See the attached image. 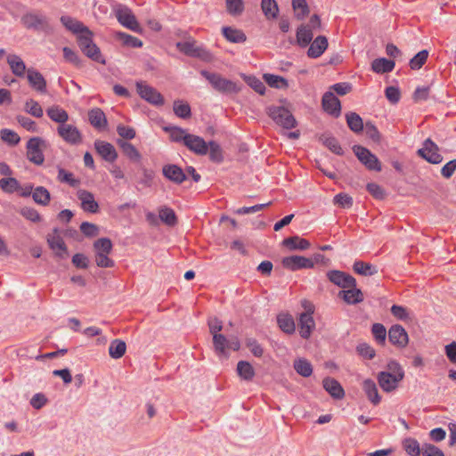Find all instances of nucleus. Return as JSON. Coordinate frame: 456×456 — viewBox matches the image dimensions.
<instances>
[{
	"mask_svg": "<svg viewBox=\"0 0 456 456\" xmlns=\"http://www.w3.org/2000/svg\"><path fill=\"white\" fill-rule=\"evenodd\" d=\"M403 379L404 370L395 360H390L387 364V370L379 372L377 376L380 388L386 393L395 391Z\"/></svg>",
	"mask_w": 456,
	"mask_h": 456,
	"instance_id": "obj_1",
	"label": "nucleus"
},
{
	"mask_svg": "<svg viewBox=\"0 0 456 456\" xmlns=\"http://www.w3.org/2000/svg\"><path fill=\"white\" fill-rule=\"evenodd\" d=\"M23 27L28 30L49 33L52 30L49 18L39 11L24 13L20 18Z\"/></svg>",
	"mask_w": 456,
	"mask_h": 456,
	"instance_id": "obj_2",
	"label": "nucleus"
},
{
	"mask_svg": "<svg viewBox=\"0 0 456 456\" xmlns=\"http://www.w3.org/2000/svg\"><path fill=\"white\" fill-rule=\"evenodd\" d=\"M203 76L212 86V87L222 94H236L240 91V87L232 80L223 77L217 73H211L207 70L200 71Z\"/></svg>",
	"mask_w": 456,
	"mask_h": 456,
	"instance_id": "obj_3",
	"label": "nucleus"
},
{
	"mask_svg": "<svg viewBox=\"0 0 456 456\" xmlns=\"http://www.w3.org/2000/svg\"><path fill=\"white\" fill-rule=\"evenodd\" d=\"M114 14L118 21L125 28L138 33L142 34L143 28L138 22L133 11L125 4H118L114 8Z\"/></svg>",
	"mask_w": 456,
	"mask_h": 456,
	"instance_id": "obj_4",
	"label": "nucleus"
},
{
	"mask_svg": "<svg viewBox=\"0 0 456 456\" xmlns=\"http://www.w3.org/2000/svg\"><path fill=\"white\" fill-rule=\"evenodd\" d=\"M268 116L285 129H291L297 126V120L292 113L283 106H271L267 109Z\"/></svg>",
	"mask_w": 456,
	"mask_h": 456,
	"instance_id": "obj_5",
	"label": "nucleus"
},
{
	"mask_svg": "<svg viewBox=\"0 0 456 456\" xmlns=\"http://www.w3.org/2000/svg\"><path fill=\"white\" fill-rule=\"evenodd\" d=\"M353 151L359 159L369 170L381 171V163L379 159L370 152L367 148L361 145H354Z\"/></svg>",
	"mask_w": 456,
	"mask_h": 456,
	"instance_id": "obj_6",
	"label": "nucleus"
},
{
	"mask_svg": "<svg viewBox=\"0 0 456 456\" xmlns=\"http://www.w3.org/2000/svg\"><path fill=\"white\" fill-rule=\"evenodd\" d=\"M42 147H45V141L40 137H33L28 141L27 158L30 162L38 166L44 163Z\"/></svg>",
	"mask_w": 456,
	"mask_h": 456,
	"instance_id": "obj_7",
	"label": "nucleus"
},
{
	"mask_svg": "<svg viewBox=\"0 0 456 456\" xmlns=\"http://www.w3.org/2000/svg\"><path fill=\"white\" fill-rule=\"evenodd\" d=\"M175 45L181 53L187 56L197 57L207 61L211 60V53L204 48L198 46L194 40L177 42Z\"/></svg>",
	"mask_w": 456,
	"mask_h": 456,
	"instance_id": "obj_8",
	"label": "nucleus"
},
{
	"mask_svg": "<svg viewBox=\"0 0 456 456\" xmlns=\"http://www.w3.org/2000/svg\"><path fill=\"white\" fill-rule=\"evenodd\" d=\"M46 240L49 248L54 252L57 257L61 259L68 257L69 252L67 246L57 228H54L51 233L47 234Z\"/></svg>",
	"mask_w": 456,
	"mask_h": 456,
	"instance_id": "obj_9",
	"label": "nucleus"
},
{
	"mask_svg": "<svg viewBox=\"0 0 456 456\" xmlns=\"http://www.w3.org/2000/svg\"><path fill=\"white\" fill-rule=\"evenodd\" d=\"M136 90L142 99L153 105L159 106L164 103L161 94L143 81L136 82Z\"/></svg>",
	"mask_w": 456,
	"mask_h": 456,
	"instance_id": "obj_10",
	"label": "nucleus"
},
{
	"mask_svg": "<svg viewBox=\"0 0 456 456\" xmlns=\"http://www.w3.org/2000/svg\"><path fill=\"white\" fill-rule=\"evenodd\" d=\"M57 133L59 136L69 144L77 145L82 142V134L73 125H60L57 127Z\"/></svg>",
	"mask_w": 456,
	"mask_h": 456,
	"instance_id": "obj_11",
	"label": "nucleus"
},
{
	"mask_svg": "<svg viewBox=\"0 0 456 456\" xmlns=\"http://www.w3.org/2000/svg\"><path fill=\"white\" fill-rule=\"evenodd\" d=\"M438 151V146L431 139H427L423 147L418 151V154L429 163L439 164L442 162L443 157Z\"/></svg>",
	"mask_w": 456,
	"mask_h": 456,
	"instance_id": "obj_12",
	"label": "nucleus"
},
{
	"mask_svg": "<svg viewBox=\"0 0 456 456\" xmlns=\"http://www.w3.org/2000/svg\"><path fill=\"white\" fill-rule=\"evenodd\" d=\"M281 264L284 268L290 271L313 268L314 265V263L311 258H307L302 256H290L283 257Z\"/></svg>",
	"mask_w": 456,
	"mask_h": 456,
	"instance_id": "obj_13",
	"label": "nucleus"
},
{
	"mask_svg": "<svg viewBox=\"0 0 456 456\" xmlns=\"http://www.w3.org/2000/svg\"><path fill=\"white\" fill-rule=\"evenodd\" d=\"M327 277L330 282L340 288L349 289L356 287V280L345 272L331 270L327 273Z\"/></svg>",
	"mask_w": 456,
	"mask_h": 456,
	"instance_id": "obj_14",
	"label": "nucleus"
},
{
	"mask_svg": "<svg viewBox=\"0 0 456 456\" xmlns=\"http://www.w3.org/2000/svg\"><path fill=\"white\" fill-rule=\"evenodd\" d=\"M388 339L391 344L400 348L405 347L409 341L406 330L399 324H395L389 329Z\"/></svg>",
	"mask_w": 456,
	"mask_h": 456,
	"instance_id": "obj_15",
	"label": "nucleus"
},
{
	"mask_svg": "<svg viewBox=\"0 0 456 456\" xmlns=\"http://www.w3.org/2000/svg\"><path fill=\"white\" fill-rule=\"evenodd\" d=\"M323 110L335 118L341 113V103L338 98L332 92H326L322 100Z\"/></svg>",
	"mask_w": 456,
	"mask_h": 456,
	"instance_id": "obj_16",
	"label": "nucleus"
},
{
	"mask_svg": "<svg viewBox=\"0 0 456 456\" xmlns=\"http://www.w3.org/2000/svg\"><path fill=\"white\" fill-rule=\"evenodd\" d=\"M191 151L197 155H206L208 151V142H205V140L195 134H188L186 136V142L184 144Z\"/></svg>",
	"mask_w": 456,
	"mask_h": 456,
	"instance_id": "obj_17",
	"label": "nucleus"
},
{
	"mask_svg": "<svg viewBox=\"0 0 456 456\" xmlns=\"http://www.w3.org/2000/svg\"><path fill=\"white\" fill-rule=\"evenodd\" d=\"M162 175L170 182L181 184L187 177L184 171L177 165L167 164L162 167Z\"/></svg>",
	"mask_w": 456,
	"mask_h": 456,
	"instance_id": "obj_18",
	"label": "nucleus"
},
{
	"mask_svg": "<svg viewBox=\"0 0 456 456\" xmlns=\"http://www.w3.org/2000/svg\"><path fill=\"white\" fill-rule=\"evenodd\" d=\"M96 152L107 162H114L118 159V152L115 147L105 141L96 140L94 142Z\"/></svg>",
	"mask_w": 456,
	"mask_h": 456,
	"instance_id": "obj_19",
	"label": "nucleus"
},
{
	"mask_svg": "<svg viewBox=\"0 0 456 456\" xmlns=\"http://www.w3.org/2000/svg\"><path fill=\"white\" fill-rule=\"evenodd\" d=\"M77 195V199L81 202V208L84 211L93 214L99 211V205L97 201H95L92 192L86 190H78Z\"/></svg>",
	"mask_w": 456,
	"mask_h": 456,
	"instance_id": "obj_20",
	"label": "nucleus"
},
{
	"mask_svg": "<svg viewBox=\"0 0 456 456\" xmlns=\"http://www.w3.org/2000/svg\"><path fill=\"white\" fill-rule=\"evenodd\" d=\"M313 313V310H308L302 313L299 316V333L300 336L305 339L311 336V333L315 327Z\"/></svg>",
	"mask_w": 456,
	"mask_h": 456,
	"instance_id": "obj_21",
	"label": "nucleus"
},
{
	"mask_svg": "<svg viewBox=\"0 0 456 456\" xmlns=\"http://www.w3.org/2000/svg\"><path fill=\"white\" fill-rule=\"evenodd\" d=\"M27 78L30 86L38 93H46V80L43 75L34 69L27 70Z\"/></svg>",
	"mask_w": 456,
	"mask_h": 456,
	"instance_id": "obj_22",
	"label": "nucleus"
},
{
	"mask_svg": "<svg viewBox=\"0 0 456 456\" xmlns=\"http://www.w3.org/2000/svg\"><path fill=\"white\" fill-rule=\"evenodd\" d=\"M324 389L335 399H342L345 391L338 380L333 378H325L322 380Z\"/></svg>",
	"mask_w": 456,
	"mask_h": 456,
	"instance_id": "obj_23",
	"label": "nucleus"
},
{
	"mask_svg": "<svg viewBox=\"0 0 456 456\" xmlns=\"http://www.w3.org/2000/svg\"><path fill=\"white\" fill-rule=\"evenodd\" d=\"M328 47V39L324 36H318L310 45L307 55L311 58L320 57Z\"/></svg>",
	"mask_w": 456,
	"mask_h": 456,
	"instance_id": "obj_24",
	"label": "nucleus"
},
{
	"mask_svg": "<svg viewBox=\"0 0 456 456\" xmlns=\"http://www.w3.org/2000/svg\"><path fill=\"white\" fill-rule=\"evenodd\" d=\"M88 119L90 124L99 130L106 128L108 125L106 116L100 108L92 109L88 112Z\"/></svg>",
	"mask_w": 456,
	"mask_h": 456,
	"instance_id": "obj_25",
	"label": "nucleus"
},
{
	"mask_svg": "<svg viewBox=\"0 0 456 456\" xmlns=\"http://www.w3.org/2000/svg\"><path fill=\"white\" fill-rule=\"evenodd\" d=\"M338 297L348 305H355L363 301V295L361 289L356 287H351L347 289L339 291Z\"/></svg>",
	"mask_w": 456,
	"mask_h": 456,
	"instance_id": "obj_26",
	"label": "nucleus"
},
{
	"mask_svg": "<svg viewBox=\"0 0 456 456\" xmlns=\"http://www.w3.org/2000/svg\"><path fill=\"white\" fill-rule=\"evenodd\" d=\"M7 63L15 76L20 77H24L27 70L26 64L19 55L9 54L7 56Z\"/></svg>",
	"mask_w": 456,
	"mask_h": 456,
	"instance_id": "obj_27",
	"label": "nucleus"
},
{
	"mask_svg": "<svg viewBox=\"0 0 456 456\" xmlns=\"http://www.w3.org/2000/svg\"><path fill=\"white\" fill-rule=\"evenodd\" d=\"M362 389L366 394L368 399L374 404L377 405L380 403V395L378 391V387L376 383L370 379H367L362 382Z\"/></svg>",
	"mask_w": 456,
	"mask_h": 456,
	"instance_id": "obj_28",
	"label": "nucleus"
},
{
	"mask_svg": "<svg viewBox=\"0 0 456 456\" xmlns=\"http://www.w3.org/2000/svg\"><path fill=\"white\" fill-rule=\"evenodd\" d=\"M282 245L290 250H305L309 248L310 242L307 240L296 235L284 239Z\"/></svg>",
	"mask_w": 456,
	"mask_h": 456,
	"instance_id": "obj_29",
	"label": "nucleus"
},
{
	"mask_svg": "<svg viewBox=\"0 0 456 456\" xmlns=\"http://www.w3.org/2000/svg\"><path fill=\"white\" fill-rule=\"evenodd\" d=\"M222 32L225 39L231 43H244L247 40L245 33L238 28L224 27Z\"/></svg>",
	"mask_w": 456,
	"mask_h": 456,
	"instance_id": "obj_30",
	"label": "nucleus"
},
{
	"mask_svg": "<svg viewBox=\"0 0 456 456\" xmlns=\"http://www.w3.org/2000/svg\"><path fill=\"white\" fill-rule=\"evenodd\" d=\"M236 371L238 376L245 381H251L256 375L253 366L247 361H240L237 363Z\"/></svg>",
	"mask_w": 456,
	"mask_h": 456,
	"instance_id": "obj_31",
	"label": "nucleus"
},
{
	"mask_svg": "<svg viewBox=\"0 0 456 456\" xmlns=\"http://www.w3.org/2000/svg\"><path fill=\"white\" fill-rule=\"evenodd\" d=\"M115 38L121 42L124 46L131 48H140L143 43L138 37L126 34L125 32L118 31L115 33Z\"/></svg>",
	"mask_w": 456,
	"mask_h": 456,
	"instance_id": "obj_32",
	"label": "nucleus"
},
{
	"mask_svg": "<svg viewBox=\"0 0 456 456\" xmlns=\"http://www.w3.org/2000/svg\"><path fill=\"white\" fill-rule=\"evenodd\" d=\"M395 61L386 58L375 59L371 63V69L379 74L387 73L394 69Z\"/></svg>",
	"mask_w": 456,
	"mask_h": 456,
	"instance_id": "obj_33",
	"label": "nucleus"
},
{
	"mask_svg": "<svg viewBox=\"0 0 456 456\" xmlns=\"http://www.w3.org/2000/svg\"><path fill=\"white\" fill-rule=\"evenodd\" d=\"M60 20L68 30L76 35H78L86 28L82 22L68 15L61 16Z\"/></svg>",
	"mask_w": 456,
	"mask_h": 456,
	"instance_id": "obj_34",
	"label": "nucleus"
},
{
	"mask_svg": "<svg viewBox=\"0 0 456 456\" xmlns=\"http://www.w3.org/2000/svg\"><path fill=\"white\" fill-rule=\"evenodd\" d=\"M46 113L53 121L60 123V125H64L69 120L68 112L59 106L48 108Z\"/></svg>",
	"mask_w": 456,
	"mask_h": 456,
	"instance_id": "obj_35",
	"label": "nucleus"
},
{
	"mask_svg": "<svg viewBox=\"0 0 456 456\" xmlns=\"http://www.w3.org/2000/svg\"><path fill=\"white\" fill-rule=\"evenodd\" d=\"M277 323L283 332L288 334L294 333L295 322L291 315L288 314H280L277 316Z\"/></svg>",
	"mask_w": 456,
	"mask_h": 456,
	"instance_id": "obj_36",
	"label": "nucleus"
},
{
	"mask_svg": "<svg viewBox=\"0 0 456 456\" xmlns=\"http://www.w3.org/2000/svg\"><path fill=\"white\" fill-rule=\"evenodd\" d=\"M346 120L348 127L354 133L358 134L363 130L362 118L355 112H348L346 114Z\"/></svg>",
	"mask_w": 456,
	"mask_h": 456,
	"instance_id": "obj_37",
	"label": "nucleus"
},
{
	"mask_svg": "<svg viewBox=\"0 0 456 456\" xmlns=\"http://www.w3.org/2000/svg\"><path fill=\"white\" fill-rule=\"evenodd\" d=\"M261 9L268 20L276 19L279 13V7L275 0H262Z\"/></svg>",
	"mask_w": 456,
	"mask_h": 456,
	"instance_id": "obj_38",
	"label": "nucleus"
},
{
	"mask_svg": "<svg viewBox=\"0 0 456 456\" xmlns=\"http://www.w3.org/2000/svg\"><path fill=\"white\" fill-rule=\"evenodd\" d=\"M159 217L167 226H175L177 224V216L175 211L168 207H161L159 209Z\"/></svg>",
	"mask_w": 456,
	"mask_h": 456,
	"instance_id": "obj_39",
	"label": "nucleus"
},
{
	"mask_svg": "<svg viewBox=\"0 0 456 456\" xmlns=\"http://www.w3.org/2000/svg\"><path fill=\"white\" fill-rule=\"evenodd\" d=\"M126 350V342L121 339H114L111 341L109 347L110 356L113 359L121 358Z\"/></svg>",
	"mask_w": 456,
	"mask_h": 456,
	"instance_id": "obj_40",
	"label": "nucleus"
},
{
	"mask_svg": "<svg viewBox=\"0 0 456 456\" xmlns=\"http://www.w3.org/2000/svg\"><path fill=\"white\" fill-rule=\"evenodd\" d=\"M353 269L356 273L364 276H371L378 273V269L375 265L362 261H355Z\"/></svg>",
	"mask_w": 456,
	"mask_h": 456,
	"instance_id": "obj_41",
	"label": "nucleus"
},
{
	"mask_svg": "<svg viewBox=\"0 0 456 456\" xmlns=\"http://www.w3.org/2000/svg\"><path fill=\"white\" fill-rule=\"evenodd\" d=\"M32 198L36 203L47 206L51 200V194L46 188L38 186L34 189Z\"/></svg>",
	"mask_w": 456,
	"mask_h": 456,
	"instance_id": "obj_42",
	"label": "nucleus"
},
{
	"mask_svg": "<svg viewBox=\"0 0 456 456\" xmlns=\"http://www.w3.org/2000/svg\"><path fill=\"white\" fill-rule=\"evenodd\" d=\"M322 143L333 153L337 155H343L344 151L338 141L330 134H322L320 138Z\"/></svg>",
	"mask_w": 456,
	"mask_h": 456,
	"instance_id": "obj_43",
	"label": "nucleus"
},
{
	"mask_svg": "<svg viewBox=\"0 0 456 456\" xmlns=\"http://www.w3.org/2000/svg\"><path fill=\"white\" fill-rule=\"evenodd\" d=\"M295 370L302 377H310L313 373V366L309 361L304 358H299L294 361Z\"/></svg>",
	"mask_w": 456,
	"mask_h": 456,
	"instance_id": "obj_44",
	"label": "nucleus"
},
{
	"mask_svg": "<svg viewBox=\"0 0 456 456\" xmlns=\"http://www.w3.org/2000/svg\"><path fill=\"white\" fill-rule=\"evenodd\" d=\"M313 36L314 35L311 28H307L306 26H300L297 31V44L302 47H305L311 43Z\"/></svg>",
	"mask_w": 456,
	"mask_h": 456,
	"instance_id": "obj_45",
	"label": "nucleus"
},
{
	"mask_svg": "<svg viewBox=\"0 0 456 456\" xmlns=\"http://www.w3.org/2000/svg\"><path fill=\"white\" fill-rule=\"evenodd\" d=\"M93 36V32L88 28H85L84 31L77 35V42L81 52L94 44Z\"/></svg>",
	"mask_w": 456,
	"mask_h": 456,
	"instance_id": "obj_46",
	"label": "nucleus"
},
{
	"mask_svg": "<svg viewBox=\"0 0 456 456\" xmlns=\"http://www.w3.org/2000/svg\"><path fill=\"white\" fill-rule=\"evenodd\" d=\"M173 110L175 114L181 118L186 119L191 116V107L187 102L180 100L174 102Z\"/></svg>",
	"mask_w": 456,
	"mask_h": 456,
	"instance_id": "obj_47",
	"label": "nucleus"
},
{
	"mask_svg": "<svg viewBox=\"0 0 456 456\" xmlns=\"http://www.w3.org/2000/svg\"><path fill=\"white\" fill-rule=\"evenodd\" d=\"M264 79L268 86L277 89H283L289 86L288 81L281 76L273 74H265Z\"/></svg>",
	"mask_w": 456,
	"mask_h": 456,
	"instance_id": "obj_48",
	"label": "nucleus"
},
{
	"mask_svg": "<svg viewBox=\"0 0 456 456\" xmlns=\"http://www.w3.org/2000/svg\"><path fill=\"white\" fill-rule=\"evenodd\" d=\"M209 159L216 163H221L224 160L223 150L215 141L208 142Z\"/></svg>",
	"mask_w": 456,
	"mask_h": 456,
	"instance_id": "obj_49",
	"label": "nucleus"
},
{
	"mask_svg": "<svg viewBox=\"0 0 456 456\" xmlns=\"http://www.w3.org/2000/svg\"><path fill=\"white\" fill-rule=\"evenodd\" d=\"M57 179L59 182L68 183L71 187H77L80 183L78 179L74 178L72 173L66 171L62 167L58 168Z\"/></svg>",
	"mask_w": 456,
	"mask_h": 456,
	"instance_id": "obj_50",
	"label": "nucleus"
},
{
	"mask_svg": "<svg viewBox=\"0 0 456 456\" xmlns=\"http://www.w3.org/2000/svg\"><path fill=\"white\" fill-rule=\"evenodd\" d=\"M226 10L232 16H240L244 11L243 0H225Z\"/></svg>",
	"mask_w": 456,
	"mask_h": 456,
	"instance_id": "obj_51",
	"label": "nucleus"
},
{
	"mask_svg": "<svg viewBox=\"0 0 456 456\" xmlns=\"http://www.w3.org/2000/svg\"><path fill=\"white\" fill-rule=\"evenodd\" d=\"M82 53L91 60L99 62L101 64H105V59L102 57L100 48L94 43L90 45L89 48L83 50Z\"/></svg>",
	"mask_w": 456,
	"mask_h": 456,
	"instance_id": "obj_52",
	"label": "nucleus"
},
{
	"mask_svg": "<svg viewBox=\"0 0 456 456\" xmlns=\"http://www.w3.org/2000/svg\"><path fill=\"white\" fill-rule=\"evenodd\" d=\"M292 7L297 20H303L309 13V7L305 0H292Z\"/></svg>",
	"mask_w": 456,
	"mask_h": 456,
	"instance_id": "obj_53",
	"label": "nucleus"
},
{
	"mask_svg": "<svg viewBox=\"0 0 456 456\" xmlns=\"http://www.w3.org/2000/svg\"><path fill=\"white\" fill-rule=\"evenodd\" d=\"M118 145L122 149L124 154L132 160H139L141 155L137 149L130 142L119 140Z\"/></svg>",
	"mask_w": 456,
	"mask_h": 456,
	"instance_id": "obj_54",
	"label": "nucleus"
},
{
	"mask_svg": "<svg viewBox=\"0 0 456 456\" xmlns=\"http://www.w3.org/2000/svg\"><path fill=\"white\" fill-rule=\"evenodd\" d=\"M0 187L6 193H12L20 188L18 180L13 177L2 178Z\"/></svg>",
	"mask_w": 456,
	"mask_h": 456,
	"instance_id": "obj_55",
	"label": "nucleus"
},
{
	"mask_svg": "<svg viewBox=\"0 0 456 456\" xmlns=\"http://www.w3.org/2000/svg\"><path fill=\"white\" fill-rule=\"evenodd\" d=\"M165 131L168 132L172 141L179 142H183L185 144L186 136L189 134L186 131L181 127L172 126L165 127Z\"/></svg>",
	"mask_w": 456,
	"mask_h": 456,
	"instance_id": "obj_56",
	"label": "nucleus"
},
{
	"mask_svg": "<svg viewBox=\"0 0 456 456\" xmlns=\"http://www.w3.org/2000/svg\"><path fill=\"white\" fill-rule=\"evenodd\" d=\"M0 136L4 142L12 146L17 145L20 141L19 134L8 128L2 129L0 131Z\"/></svg>",
	"mask_w": 456,
	"mask_h": 456,
	"instance_id": "obj_57",
	"label": "nucleus"
},
{
	"mask_svg": "<svg viewBox=\"0 0 456 456\" xmlns=\"http://www.w3.org/2000/svg\"><path fill=\"white\" fill-rule=\"evenodd\" d=\"M245 82L256 93L263 95L265 92V84L257 77L254 76H243Z\"/></svg>",
	"mask_w": 456,
	"mask_h": 456,
	"instance_id": "obj_58",
	"label": "nucleus"
},
{
	"mask_svg": "<svg viewBox=\"0 0 456 456\" xmlns=\"http://www.w3.org/2000/svg\"><path fill=\"white\" fill-rule=\"evenodd\" d=\"M428 57V50H422L419 52L410 61V67L411 69H419L427 61Z\"/></svg>",
	"mask_w": 456,
	"mask_h": 456,
	"instance_id": "obj_59",
	"label": "nucleus"
},
{
	"mask_svg": "<svg viewBox=\"0 0 456 456\" xmlns=\"http://www.w3.org/2000/svg\"><path fill=\"white\" fill-rule=\"evenodd\" d=\"M228 339L223 334H215L213 337V345L218 354H224L228 346Z\"/></svg>",
	"mask_w": 456,
	"mask_h": 456,
	"instance_id": "obj_60",
	"label": "nucleus"
},
{
	"mask_svg": "<svg viewBox=\"0 0 456 456\" xmlns=\"http://www.w3.org/2000/svg\"><path fill=\"white\" fill-rule=\"evenodd\" d=\"M112 242L109 238H101L94 242L95 252L110 253L112 251Z\"/></svg>",
	"mask_w": 456,
	"mask_h": 456,
	"instance_id": "obj_61",
	"label": "nucleus"
},
{
	"mask_svg": "<svg viewBox=\"0 0 456 456\" xmlns=\"http://www.w3.org/2000/svg\"><path fill=\"white\" fill-rule=\"evenodd\" d=\"M25 110L36 118H41L44 114L39 103L33 99H29L25 102Z\"/></svg>",
	"mask_w": 456,
	"mask_h": 456,
	"instance_id": "obj_62",
	"label": "nucleus"
},
{
	"mask_svg": "<svg viewBox=\"0 0 456 456\" xmlns=\"http://www.w3.org/2000/svg\"><path fill=\"white\" fill-rule=\"evenodd\" d=\"M110 253L95 252V263L97 266L102 268H110L115 265L112 259L109 257Z\"/></svg>",
	"mask_w": 456,
	"mask_h": 456,
	"instance_id": "obj_63",
	"label": "nucleus"
},
{
	"mask_svg": "<svg viewBox=\"0 0 456 456\" xmlns=\"http://www.w3.org/2000/svg\"><path fill=\"white\" fill-rule=\"evenodd\" d=\"M371 332L379 344L383 345L386 341L387 330L381 323H374L371 328Z\"/></svg>",
	"mask_w": 456,
	"mask_h": 456,
	"instance_id": "obj_64",
	"label": "nucleus"
}]
</instances>
